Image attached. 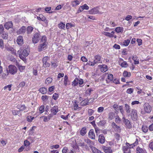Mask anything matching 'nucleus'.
I'll use <instances>...</instances> for the list:
<instances>
[{
	"instance_id": "9b49d317",
	"label": "nucleus",
	"mask_w": 153,
	"mask_h": 153,
	"mask_svg": "<svg viewBox=\"0 0 153 153\" xmlns=\"http://www.w3.org/2000/svg\"><path fill=\"white\" fill-rule=\"evenodd\" d=\"M9 73L12 74H14L17 72V68L16 66L13 65H10L8 67Z\"/></svg>"
},
{
	"instance_id": "a19ab883",
	"label": "nucleus",
	"mask_w": 153,
	"mask_h": 153,
	"mask_svg": "<svg viewBox=\"0 0 153 153\" xmlns=\"http://www.w3.org/2000/svg\"><path fill=\"white\" fill-rule=\"evenodd\" d=\"M72 6L73 7H74L75 6H76L77 5H78L79 4V1L78 0H75L73 1L72 2Z\"/></svg>"
},
{
	"instance_id": "ea45409f",
	"label": "nucleus",
	"mask_w": 153,
	"mask_h": 153,
	"mask_svg": "<svg viewBox=\"0 0 153 153\" xmlns=\"http://www.w3.org/2000/svg\"><path fill=\"white\" fill-rule=\"evenodd\" d=\"M83 80L81 78H78V83L79 86L80 87H82L83 86Z\"/></svg>"
},
{
	"instance_id": "7ed1b4c3",
	"label": "nucleus",
	"mask_w": 153,
	"mask_h": 153,
	"mask_svg": "<svg viewBox=\"0 0 153 153\" xmlns=\"http://www.w3.org/2000/svg\"><path fill=\"white\" fill-rule=\"evenodd\" d=\"M29 49L27 46L24 50H19L17 52V54H19L20 58L24 61L25 59V57L29 55Z\"/></svg>"
},
{
	"instance_id": "2f4dec72",
	"label": "nucleus",
	"mask_w": 153,
	"mask_h": 153,
	"mask_svg": "<svg viewBox=\"0 0 153 153\" xmlns=\"http://www.w3.org/2000/svg\"><path fill=\"white\" fill-rule=\"evenodd\" d=\"M39 91L42 94H46L47 92V89L45 87H42L39 89Z\"/></svg>"
},
{
	"instance_id": "f8f14e48",
	"label": "nucleus",
	"mask_w": 153,
	"mask_h": 153,
	"mask_svg": "<svg viewBox=\"0 0 153 153\" xmlns=\"http://www.w3.org/2000/svg\"><path fill=\"white\" fill-rule=\"evenodd\" d=\"M119 64L122 67L126 68L128 66V64L126 61H123V59H120L119 61Z\"/></svg>"
},
{
	"instance_id": "7c9ffc66",
	"label": "nucleus",
	"mask_w": 153,
	"mask_h": 153,
	"mask_svg": "<svg viewBox=\"0 0 153 153\" xmlns=\"http://www.w3.org/2000/svg\"><path fill=\"white\" fill-rule=\"evenodd\" d=\"M37 19L39 20L43 21H45L46 20L45 17L42 14L39 15V16H37Z\"/></svg>"
},
{
	"instance_id": "e2e57ef3",
	"label": "nucleus",
	"mask_w": 153,
	"mask_h": 153,
	"mask_svg": "<svg viewBox=\"0 0 153 153\" xmlns=\"http://www.w3.org/2000/svg\"><path fill=\"white\" fill-rule=\"evenodd\" d=\"M118 105L116 104H114L113 105V108L116 111L119 110Z\"/></svg>"
},
{
	"instance_id": "4468645a",
	"label": "nucleus",
	"mask_w": 153,
	"mask_h": 153,
	"mask_svg": "<svg viewBox=\"0 0 153 153\" xmlns=\"http://www.w3.org/2000/svg\"><path fill=\"white\" fill-rule=\"evenodd\" d=\"M51 114L53 115L56 114V113L59 111L58 107L56 106H54L52 107L51 109Z\"/></svg>"
},
{
	"instance_id": "aec40b11",
	"label": "nucleus",
	"mask_w": 153,
	"mask_h": 153,
	"mask_svg": "<svg viewBox=\"0 0 153 153\" xmlns=\"http://www.w3.org/2000/svg\"><path fill=\"white\" fill-rule=\"evenodd\" d=\"M105 138L102 134L99 135L98 140L100 143H103L105 142Z\"/></svg>"
},
{
	"instance_id": "c756f323",
	"label": "nucleus",
	"mask_w": 153,
	"mask_h": 153,
	"mask_svg": "<svg viewBox=\"0 0 153 153\" xmlns=\"http://www.w3.org/2000/svg\"><path fill=\"white\" fill-rule=\"evenodd\" d=\"M78 84V78H76L72 82V85L73 86H77Z\"/></svg>"
},
{
	"instance_id": "dca6fc26",
	"label": "nucleus",
	"mask_w": 153,
	"mask_h": 153,
	"mask_svg": "<svg viewBox=\"0 0 153 153\" xmlns=\"http://www.w3.org/2000/svg\"><path fill=\"white\" fill-rule=\"evenodd\" d=\"M4 25L6 29L8 30L9 28L12 27L13 25L12 22L10 21L6 22Z\"/></svg>"
},
{
	"instance_id": "13d9d810",
	"label": "nucleus",
	"mask_w": 153,
	"mask_h": 153,
	"mask_svg": "<svg viewBox=\"0 0 153 153\" xmlns=\"http://www.w3.org/2000/svg\"><path fill=\"white\" fill-rule=\"evenodd\" d=\"M133 89L132 88H129L126 91V93L128 94H131L133 91Z\"/></svg>"
},
{
	"instance_id": "c9c22d12",
	"label": "nucleus",
	"mask_w": 153,
	"mask_h": 153,
	"mask_svg": "<svg viewBox=\"0 0 153 153\" xmlns=\"http://www.w3.org/2000/svg\"><path fill=\"white\" fill-rule=\"evenodd\" d=\"M115 30L117 33H122L123 30V28L122 27H117L116 28Z\"/></svg>"
},
{
	"instance_id": "4d7b16f0",
	"label": "nucleus",
	"mask_w": 153,
	"mask_h": 153,
	"mask_svg": "<svg viewBox=\"0 0 153 153\" xmlns=\"http://www.w3.org/2000/svg\"><path fill=\"white\" fill-rule=\"evenodd\" d=\"M111 126L114 128H116L117 129H118L120 128V127L117 125L116 123L114 122L112 123Z\"/></svg>"
},
{
	"instance_id": "20e7f679",
	"label": "nucleus",
	"mask_w": 153,
	"mask_h": 153,
	"mask_svg": "<svg viewBox=\"0 0 153 153\" xmlns=\"http://www.w3.org/2000/svg\"><path fill=\"white\" fill-rule=\"evenodd\" d=\"M143 107L144 111H142L141 114H144L145 113H150L152 110L151 107L149 104L147 102H145L144 104Z\"/></svg>"
},
{
	"instance_id": "58836bf2",
	"label": "nucleus",
	"mask_w": 153,
	"mask_h": 153,
	"mask_svg": "<svg viewBox=\"0 0 153 153\" xmlns=\"http://www.w3.org/2000/svg\"><path fill=\"white\" fill-rule=\"evenodd\" d=\"M52 80L53 79L52 78L48 77L46 79L45 83L46 84L50 83L52 82Z\"/></svg>"
},
{
	"instance_id": "bb28decb",
	"label": "nucleus",
	"mask_w": 153,
	"mask_h": 153,
	"mask_svg": "<svg viewBox=\"0 0 153 153\" xmlns=\"http://www.w3.org/2000/svg\"><path fill=\"white\" fill-rule=\"evenodd\" d=\"M17 107L18 108L20 109L19 111H24L26 108V106L24 105H18Z\"/></svg>"
},
{
	"instance_id": "423d86ee",
	"label": "nucleus",
	"mask_w": 153,
	"mask_h": 153,
	"mask_svg": "<svg viewBox=\"0 0 153 153\" xmlns=\"http://www.w3.org/2000/svg\"><path fill=\"white\" fill-rule=\"evenodd\" d=\"M41 36L39 32H36L33 35L32 38V41L34 44L37 43L41 38Z\"/></svg>"
},
{
	"instance_id": "72a5a7b5",
	"label": "nucleus",
	"mask_w": 153,
	"mask_h": 153,
	"mask_svg": "<svg viewBox=\"0 0 153 153\" xmlns=\"http://www.w3.org/2000/svg\"><path fill=\"white\" fill-rule=\"evenodd\" d=\"M65 25L62 22H61L58 25V27L60 29L65 30Z\"/></svg>"
},
{
	"instance_id": "e433bc0d",
	"label": "nucleus",
	"mask_w": 153,
	"mask_h": 153,
	"mask_svg": "<svg viewBox=\"0 0 153 153\" xmlns=\"http://www.w3.org/2000/svg\"><path fill=\"white\" fill-rule=\"evenodd\" d=\"M33 28L31 26H28L27 27V31L28 34H30L33 31Z\"/></svg>"
},
{
	"instance_id": "cd10ccee",
	"label": "nucleus",
	"mask_w": 153,
	"mask_h": 153,
	"mask_svg": "<svg viewBox=\"0 0 153 153\" xmlns=\"http://www.w3.org/2000/svg\"><path fill=\"white\" fill-rule=\"evenodd\" d=\"M87 132L86 128L85 127H83L82 128L80 131V134L81 135L83 136L85 135Z\"/></svg>"
},
{
	"instance_id": "f3484780",
	"label": "nucleus",
	"mask_w": 153,
	"mask_h": 153,
	"mask_svg": "<svg viewBox=\"0 0 153 153\" xmlns=\"http://www.w3.org/2000/svg\"><path fill=\"white\" fill-rule=\"evenodd\" d=\"M89 137L92 139H95V135L94 131V130L91 129L89 131L88 133Z\"/></svg>"
},
{
	"instance_id": "b1692460",
	"label": "nucleus",
	"mask_w": 153,
	"mask_h": 153,
	"mask_svg": "<svg viewBox=\"0 0 153 153\" xmlns=\"http://www.w3.org/2000/svg\"><path fill=\"white\" fill-rule=\"evenodd\" d=\"M0 34L2 38L5 39H7L8 38V33H7L4 31L1 33Z\"/></svg>"
},
{
	"instance_id": "6e6552de",
	"label": "nucleus",
	"mask_w": 153,
	"mask_h": 153,
	"mask_svg": "<svg viewBox=\"0 0 153 153\" xmlns=\"http://www.w3.org/2000/svg\"><path fill=\"white\" fill-rule=\"evenodd\" d=\"M123 121L125 123L126 127L130 129L132 128V123L128 119H126L124 117L123 118Z\"/></svg>"
},
{
	"instance_id": "052dcab7",
	"label": "nucleus",
	"mask_w": 153,
	"mask_h": 153,
	"mask_svg": "<svg viewBox=\"0 0 153 153\" xmlns=\"http://www.w3.org/2000/svg\"><path fill=\"white\" fill-rule=\"evenodd\" d=\"M113 75L112 74H109L108 76V79L110 81L113 79Z\"/></svg>"
},
{
	"instance_id": "37998d69",
	"label": "nucleus",
	"mask_w": 153,
	"mask_h": 153,
	"mask_svg": "<svg viewBox=\"0 0 153 153\" xmlns=\"http://www.w3.org/2000/svg\"><path fill=\"white\" fill-rule=\"evenodd\" d=\"M49 97V96L45 95L42 96L41 97V99L43 101H46L47 100H48Z\"/></svg>"
},
{
	"instance_id": "3c124183",
	"label": "nucleus",
	"mask_w": 153,
	"mask_h": 153,
	"mask_svg": "<svg viewBox=\"0 0 153 153\" xmlns=\"http://www.w3.org/2000/svg\"><path fill=\"white\" fill-rule=\"evenodd\" d=\"M34 118V117L31 116H28L27 118V121L29 122L32 121Z\"/></svg>"
},
{
	"instance_id": "49530a36",
	"label": "nucleus",
	"mask_w": 153,
	"mask_h": 153,
	"mask_svg": "<svg viewBox=\"0 0 153 153\" xmlns=\"http://www.w3.org/2000/svg\"><path fill=\"white\" fill-rule=\"evenodd\" d=\"M51 67L52 68H55L58 65V64H57L56 62H51Z\"/></svg>"
},
{
	"instance_id": "ddd939ff",
	"label": "nucleus",
	"mask_w": 153,
	"mask_h": 153,
	"mask_svg": "<svg viewBox=\"0 0 153 153\" xmlns=\"http://www.w3.org/2000/svg\"><path fill=\"white\" fill-rule=\"evenodd\" d=\"M102 148L105 153H112V150L110 147L103 146Z\"/></svg>"
},
{
	"instance_id": "6ab92c4d",
	"label": "nucleus",
	"mask_w": 153,
	"mask_h": 153,
	"mask_svg": "<svg viewBox=\"0 0 153 153\" xmlns=\"http://www.w3.org/2000/svg\"><path fill=\"white\" fill-rule=\"evenodd\" d=\"M63 83L65 86H67L68 85L70 84V81L68 79V76L66 75H65L64 77Z\"/></svg>"
},
{
	"instance_id": "09e8293b",
	"label": "nucleus",
	"mask_w": 153,
	"mask_h": 153,
	"mask_svg": "<svg viewBox=\"0 0 153 153\" xmlns=\"http://www.w3.org/2000/svg\"><path fill=\"white\" fill-rule=\"evenodd\" d=\"M0 48L2 49L4 48V42L2 39H0Z\"/></svg>"
},
{
	"instance_id": "2eb2a0df",
	"label": "nucleus",
	"mask_w": 153,
	"mask_h": 153,
	"mask_svg": "<svg viewBox=\"0 0 153 153\" xmlns=\"http://www.w3.org/2000/svg\"><path fill=\"white\" fill-rule=\"evenodd\" d=\"M5 48L7 51H10L12 53L16 55V51L13 48L8 45L5 47Z\"/></svg>"
},
{
	"instance_id": "5fc2aeb1",
	"label": "nucleus",
	"mask_w": 153,
	"mask_h": 153,
	"mask_svg": "<svg viewBox=\"0 0 153 153\" xmlns=\"http://www.w3.org/2000/svg\"><path fill=\"white\" fill-rule=\"evenodd\" d=\"M88 112L89 116H90L93 114L94 111L91 109H88Z\"/></svg>"
},
{
	"instance_id": "f704fd0d",
	"label": "nucleus",
	"mask_w": 153,
	"mask_h": 153,
	"mask_svg": "<svg viewBox=\"0 0 153 153\" xmlns=\"http://www.w3.org/2000/svg\"><path fill=\"white\" fill-rule=\"evenodd\" d=\"M137 58L136 55L133 56L132 57V59L134 62V64H139V61L137 60Z\"/></svg>"
},
{
	"instance_id": "4c0bfd02",
	"label": "nucleus",
	"mask_w": 153,
	"mask_h": 153,
	"mask_svg": "<svg viewBox=\"0 0 153 153\" xmlns=\"http://www.w3.org/2000/svg\"><path fill=\"white\" fill-rule=\"evenodd\" d=\"M88 102L89 100L87 99L82 101L80 103L82 105H85L88 104Z\"/></svg>"
},
{
	"instance_id": "393cba45",
	"label": "nucleus",
	"mask_w": 153,
	"mask_h": 153,
	"mask_svg": "<svg viewBox=\"0 0 153 153\" xmlns=\"http://www.w3.org/2000/svg\"><path fill=\"white\" fill-rule=\"evenodd\" d=\"M26 31V28L25 26H23L22 27L18 30L17 31V33L19 34H22L25 33Z\"/></svg>"
},
{
	"instance_id": "864d4df0",
	"label": "nucleus",
	"mask_w": 153,
	"mask_h": 153,
	"mask_svg": "<svg viewBox=\"0 0 153 153\" xmlns=\"http://www.w3.org/2000/svg\"><path fill=\"white\" fill-rule=\"evenodd\" d=\"M93 91V90L92 88H88L87 90L86 93V94L90 95L91 92Z\"/></svg>"
},
{
	"instance_id": "9d476101",
	"label": "nucleus",
	"mask_w": 153,
	"mask_h": 153,
	"mask_svg": "<svg viewBox=\"0 0 153 153\" xmlns=\"http://www.w3.org/2000/svg\"><path fill=\"white\" fill-rule=\"evenodd\" d=\"M89 13L91 14H102L103 12H100L97 7H94L89 11Z\"/></svg>"
},
{
	"instance_id": "6e6d98bb",
	"label": "nucleus",
	"mask_w": 153,
	"mask_h": 153,
	"mask_svg": "<svg viewBox=\"0 0 153 153\" xmlns=\"http://www.w3.org/2000/svg\"><path fill=\"white\" fill-rule=\"evenodd\" d=\"M25 83L24 81L21 82L18 86V88L23 87L25 86Z\"/></svg>"
},
{
	"instance_id": "338daca9",
	"label": "nucleus",
	"mask_w": 153,
	"mask_h": 153,
	"mask_svg": "<svg viewBox=\"0 0 153 153\" xmlns=\"http://www.w3.org/2000/svg\"><path fill=\"white\" fill-rule=\"evenodd\" d=\"M82 6L84 10H88L89 9V7L86 4H85Z\"/></svg>"
},
{
	"instance_id": "680f3d73",
	"label": "nucleus",
	"mask_w": 153,
	"mask_h": 153,
	"mask_svg": "<svg viewBox=\"0 0 153 153\" xmlns=\"http://www.w3.org/2000/svg\"><path fill=\"white\" fill-rule=\"evenodd\" d=\"M104 108L102 107H100L98 108L97 111L99 113L102 112L104 110Z\"/></svg>"
},
{
	"instance_id": "a18cd8bd",
	"label": "nucleus",
	"mask_w": 153,
	"mask_h": 153,
	"mask_svg": "<svg viewBox=\"0 0 153 153\" xmlns=\"http://www.w3.org/2000/svg\"><path fill=\"white\" fill-rule=\"evenodd\" d=\"M130 40L127 39L126 40H125L123 42V45L125 46H127L129 44V43H130Z\"/></svg>"
},
{
	"instance_id": "bf43d9fd",
	"label": "nucleus",
	"mask_w": 153,
	"mask_h": 153,
	"mask_svg": "<svg viewBox=\"0 0 153 153\" xmlns=\"http://www.w3.org/2000/svg\"><path fill=\"white\" fill-rule=\"evenodd\" d=\"M59 97L58 94L56 93H54L53 96V98L55 100H56Z\"/></svg>"
},
{
	"instance_id": "603ef678",
	"label": "nucleus",
	"mask_w": 153,
	"mask_h": 153,
	"mask_svg": "<svg viewBox=\"0 0 153 153\" xmlns=\"http://www.w3.org/2000/svg\"><path fill=\"white\" fill-rule=\"evenodd\" d=\"M12 114L15 115H16L18 114H19L20 112V111L19 110H13L12 111Z\"/></svg>"
},
{
	"instance_id": "a878e982",
	"label": "nucleus",
	"mask_w": 153,
	"mask_h": 153,
	"mask_svg": "<svg viewBox=\"0 0 153 153\" xmlns=\"http://www.w3.org/2000/svg\"><path fill=\"white\" fill-rule=\"evenodd\" d=\"M90 147L94 153H101V151L95 147L93 146H90Z\"/></svg>"
},
{
	"instance_id": "a211bd4d",
	"label": "nucleus",
	"mask_w": 153,
	"mask_h": 153,
	"mask_svg": "<svg viewBox=\"0 0 153 153\" xmlns=\"http://www.w3.org/2000/svg\"><path fill=\"white\" fill-rule=\"evenodd\" d=\"M98 67L100 68L101 71L103 72H105L108 70L107 66L105 65H99Z\"/></svg>"
},
{
	"instance_id": "1a4fd4ad",
	"label": "nucleus",
	"mask_w": 153,
	"mask_h": 153,
	"mask_svg": "<svg viewBox=\"0 0 153 153\" xmlns=\"http://www.w3.org/2000/svg\"><path fill=\"white\" fill-rule=\"evenodd\" d=\"M49 59V57L46 56L44 57L42 59V62L43 63V66L44 68L49 67L50 65L49 63L47 62L48 60Z\"/></svg>"
},
{
	"instance_id": "774afa93",
	"label": "nucleus",
	"mask_w": 153,
	"mask_h": 153,
	"mask_svg": "<svg viewBox=\"0 0 153 153\" xmlns=\"http://www.w3.org/2000/svg\"><path fill=\"white\" fill-rule=\"evenodd\" d=\"M68 149L67 147H64L62 150V153H67Z\"/></svg>"
},
{
	"instance_id": "de8ad7c7",
	"label": "nucleus",
	"mask_w": 153,
	"mask_h": 153,
	"mask_svg": "<svg viewBox=\"0 0 153 153\" xmlns=\"http://www.w3.org/2000/svg\"><path fill=\"white\" fill-rule=\"evenodd\" d=\"M44 106L43 105H41L39 108V110L40 111V113H42L44 111Z\"/></svg>"
},
{
	"instance_id": "412c9836",
	"label": "nucleus",
	"mask_w": 153,
	"mask_h": 153,
	"mask_svg": "<svg viewBox=\"0 0 153 153\" xmlns=\"http://www.w3.org/2000/svg\"><path fill=\"white\" fill-rule=\"evenodd\" d=\"M17 42L19 45H21L23 44V37L21 36H19L17 38Z\"/></svg>"
},
{
	"instance_id": "39448f33",
	"label": "nucleus",
	"mask_w": 153,
	"mask_h": 153,
	"mask_svg": "<svg viewBox=\"0 0 153 153\" xmlns=\"http://www.w3.org/2000/svg\"><path fill=\"white\" fill-rule=\"evenodd\" d=\"M95 59L94 60L93 62H91L90 66H93L96 64L102 63L101 58L100 56L97 55L94 57Z\"/></svg>"
},
{
	"instance_id": "5701e85b",
	"label": "nucleus",
	"mask_w": 153,
	"mask_h": 153,
	"mask_svg": "<svg viewBox=\"0 0 153 153\" xmlns=\"http://www.w3.org/2000/svg\"><path fill=\"white\" fill-rule=\"evenodd\" d=\"M114 32L113 31H111V33L107 32H103L102 33L104 35L107 36L109 37L110 38L112 37V36H113L112 34H114Z\"/></svg>"
},
{
	"instance_id": "c85d7f7f",
	"label": "nucleus",
	"mask_w": 153,
	"mask_h": 153,
	"mask_svg": "<svg viewBox=\"0 0 153 153\" xmlns=\"http://www.w3.org/2000/svg\"><path fill=\"white\" fill-rule=\"evenodd\" d=\"M114 117V114L113 112H111L108 113V119L109 120H112L113 119Z\"/></svg>"
},
{
	"instance_id": "4be33fe9",
	"label": "nucleus",
	"mask_w": 153,
	"mask_h": 153,
	"mask_svg": "<svg viewBox=\"0 0 153 153\" xmlns=\"http://www.w3.org/2000/svg\"><path fill=\"white\" fill-rule=\"evenodd\" d=\"M136 152L137 153H147L145 149L139 147L137 148Z\"/></svg>"
},
{
	"instance_id": "0eeeda50",
	"label": "nucleus",
	"mask_w": 153,
	"mask_h": 153,
	"mask_svg": "<svg viewBox=\"0 0 153 153\" xmlns=\"http://www.w3.org/2000/svg\"><path fill=\"white\" fill-rule=\"evenodd\" d=\"M138 118V115L137 111L135 109H132L131 112V118L134 121L137 120Z\"/></svg>"
},
{
	"instance_id": "c03bdc74",
	"label": "nucleus",
	"mask_w": 153,
	"mask_h": 153,
	"mask_svg": "<svg viewBox=\"0 0 153 153\" xmlns=\"http://www.w3.org/2000/svg\"><path fill=\"white\" fill-rule=\"evenodd\" d=\"M142 128L143 131L144 133H146L148 131V128L146 126H143Z\"/></svg>"
},
{
	"instance_id": "f03ea898",
	"label": "nucleus",
	"mask_w": 153,
	"mask_h": 153,
	"mask_svg": "<svg viewBox=\"0 0 153 153\" xmlns=\"http://www.w3.org/2000/svg\"><path fill=\"white\" fill-rule=\"evenodd\" d=\"M138 143V140L137 139L134 143L131 144L126 143V146H124L123 149L124 153H131L133 151V147L137 145Z\"/></svg>"
},
{
	"instance_id": "473e14b6",
	"label": "nucleus",
	"mask_w": 153,
	"mask_h": 153,
	"mask_svg": "<svg viewBox=\"0 0 153 153\" xmlns=\"http://www.w3.org/2000/svg\"><path fill=\"white\" fill-rule=\"evenodd\" d=\"M125 110L127 113H130L131 112V108L129 105L127 104H125Z\"/></svg>"
},
{
	"instance_id": "8fccbe9b",
	"label": "nucleus",
	"mask_w": 153,
	"mask_h": 153,
	"mask_svg": "<svg viewBox=\"0 0 153 153\" xmlns=\"http://www.w3.org/2000/svg\"><path fill=\"white\" fill-rule=\"evenodd\" d=\"M12 86L11 85H7V86H5L4 88V90L7 89V88L8 89V90L9 91H10L11 90V87Z\"/></svg>"
},
{
	"instance_id": "69168bd1",
	"label": "nucleus",
	"mask_w": 153,
	"mask_h": 153,
	"mask_svg": "<svg viewBox=\"0 0 153 153\" xmlns=\"http://www.w3.org/2000/svg\"><path fill=\"white\" fill-rule=\"evenodd\" d=\"M115 137L117 140H120V135L117 134L116 133L114 135Z\"/></svg>"
},
{
	"instance_id": "79ce46f5",
	"label": "nucleus",
	"mask_w": 153,
	"mask_h": 153,
	"mask_svg": "<svg viewBox=\"0 0 153 153\" xmlns=\"http://www.w3.org/2000/svg\"><path fill=\"white\" fill-rule=\"evenodd\" d=\"M123 75L124 77H129L131 75L130 72H128L127 71H124L123 73Z\"/></svg>"
},
{
	"instance_id": "f257e3e1",
	"label": "nucleus",
	"mask_w": 153,
	"mask_h": 153,
	"mask_svg": "<svg viewBox=\"0 0 153 153\" xmlns=\"http://www.w3.org/2000/svg\"><path fill=\"white\" fill-rule=\"evenodd\" d=\"M47 40V37L45 36H43L42 37L39 44L38 46V50L39 51H41L46 49L48 44Z\"/></svg>"
},
{
	"instance_id": "0e129e2a",
	"label": "nucleus",
	"mask_w": 153,
	"mask_h": 153,
	"mask_svg": "<svg viewBox=\"0 0 153 153\" xmlns=\"http://www.w3.org/2000/svg\"><path fill=\"white\" fill-rule=\"evenodd\" d=\"M59 147V145H53L51 147V149H57Z\"/></svg>"
}]
</instances>
